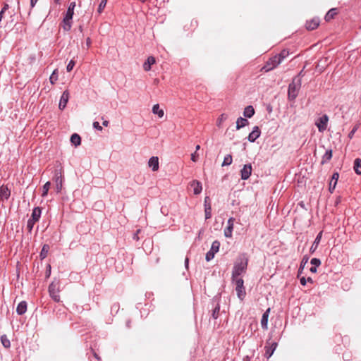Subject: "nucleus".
<instances>
[{
    "label": "nucleus",
    "mask_w": 361,
    "mask_h": 361,
    "mask_svg": "<svg viewBox=\"0 0 361 361\" xmlns=\"http://www.w3.org/2000/svg\"><path fill=\"white\" fill-rule=\"evenodd\" d=\"M302 80L300 77H294L292 82L288 85V99L290 101H294L297 97L300 90Z\"/></svg>",
    "instance_id": "nucleus-2"
},
{
    "label": "nucleus",
    "mask_w": 361,
    "mask_h": 361,
    "mask_svg": "<svg viewBox=\"0 0 361 361\" xmlns=\"http://www.w3.org/2000/svg\"><path fill=\"white\" fill-rule=\"evenodd\" d=\"M303 74H302V71H301L298 75H296L295 77H300V78L302 77Z\"/></svg>",
    "instance_id": "nucleus-59"
},
{
    "label": "nucleus",
    "mask_w": 361,
    "mask_h": 361,
    "mask_svg": "<svg viewBox=\"0 0 361 361\" xmlns=\"http://www.w3.org/2000/svg\"><path fill=\"white\" fill-rule=\"evenodd\" d=\"M69 99V92L68 90H65L60 99L59 107L60 109L63 110L66 108L67 103Z\"/></svg>",
    "instance_id": "nucleus-14"
},
{
    "label": "nucleus",
    "mask_w": 361,
    "mask_h": 361,
    "mask_svg": "<svg viewBox=\"0 0 361 361\" xmlns=\"http://www.w3.org/2000/svg\"><path fill=\"white\" fill-rule=\"evenodd\" d=\"M212 207L210 204V199L209 197H205L204 198V212H205V219H209L212 216Z\"/></svg>",
    "instance_id": "nucleus-16"
},
{
    "label": "nucleus",
    "mask_w": 361,
    "mask_h": 361,
    "mask_svg": "<svg viewBox=\"0 0 361 361\" xmlns=\"http://www.w3.org/2000/svg\"><path fill=\"white\" fill-rule=\"evenodd\" d=\"M354 171L355 172L358 174V175H360L361 174V159L357 158V159H355V161H354Z\"/></svg>",
    "instance_id": "nucleus-32"
},
{
    "label": "nucleus",
    "mask_w": 361,
    "mask_h": 361,
    "mask_svg": "<svg viewBox=\"0 0 361 361\" xmlns=\"http://www.w3.org/2000/svg\"><path fill=\"white\" fill-rule=\"evenodd\" d=\"M337 8H331L326 14L324 18L326 21H330L332 20L336 15H337Z\"/></svg>",
    "instance_id": "nucleus-29"
},
{
    "label": "nucleus",
    "mask_w": 361,
    "mask_h": 361,
    "mask_svg": "<svg viewBox=\"0 0 361 361\" xmlns=\"http://www.w3.org/2000/svg\"><path fill=\"white\" fill-rule=\"evenodd\" d=\"M75 7V2H71L68 7V9H71V11H74Z\"/></svg>",
    "instance_id": "nucleus-50"
},
{
    "label": "nucleus",
    "mask_w": 361,
    "mask_h": 361,
    "mask_svg": "<svg viewBox=\"0 0 361 361\" xmlns=\"http://www.w3.org/2000/svg\"><path fill=\"white\" fill-rule=\"evenodd\" d=\"M319 25V18H313L309 21H307L306 23V28L308 30H313L316 29Z\"/></svg>",
    "instance_id": "nucleus-20"
},
{
    "label": "nucleus",
    "mask_w": 361,
    "mask_h": 361,
    "mask_svg": "<svg viewBox=\"0 0 361 361\" xmlns=\"http://www.w3.org/2000/svg\"><path fill=\"white\" fill-rule=\"evenodd\" d=\"M93 127H94V128H95L99 131L102 130V127L100 126L99 123L97 121L93 122Z\"/></svg>",
    "instance_id": "nucleus-46"
},
{
    "label": "nucleus",
    "mask_w": 361,
    "mask_h": 361,
    "mask_svg": "<svg viewBox=\"0 0 361 361\" xmlns=\"http://www.w3.org/2000/svg\"><path fill=\"white\" fill-rule=\"evenodd\" d=\"M9 8V5L6 3L4 4L1 9V12H2L4 14V13Z\"/></svg>",
    "instance_id": "nucleus-48"
},
{
    "label": "nucleus",
    "mask_w": 361,
    "mask_h": 361,
    "mask_svg": "<svg viewBox=\"0 0 361 361\" xmlns=\"http://www.w3.org/2000/svg\"><path fill=\"white\" fill-rule=\"evenodd\" d=\"M188 263H189V259L188 257H186L185 259V265L186 268H188Z\"/></svg>",
    "instance_id": "nucleus-55"
},
{
    "label": "nucleus",
    "mask_w": 361,
    "mask_h": 361,
    "mask_svg": "<svg viewBox=\"0 0 361 361\" xmlns=\"http://www.w3.org/2000/svg\"><path fill=\"white\" fill-rule=\"evenodd\" d=\"M310 271L312 273H316V272H317V267H312L310 269Z\"/></svg>",
    "instance_id": "nucleus-53"
},
{
    "label": "nucleus",
    "mask_w": 361,
    "mask_h": 361,
    "mask_svg": "<svg viewBox=\"0 0 361 361\" xmlns=\"http://www.w3.org/2000/svg\"><path fill=\"white\" fill-rule=\"evenodd\" d=\"M223 119H224V114H222L221 116V117L219 118V123L223 121Z\"/></svg>",
    "instance_id": "nucleus-62"
},
{
    "label": "nucleus",
    "mask_w": 361,
    "mask_h": 361,
    "mask_svg": "<svg viewBox=\"0 0 361 361\" xmlns=\"http://www.w3.org/2000/svg\"><path fill=\"white\" fill-rule=\"evenodd\" d=\"M75 65V61L73 60H71L66 66L67 71L71 72L73 69Z\"/></svg>",
    "instance_id": "nucleus-44"
},
{
    "label": "nucleus",
    "mask_w": 361,
    "mask_h": 361,
    "mask_svg": "<svg viewBox=\"0 0 361 361\" xmlns=\"http://www.w3.org/2000/svg\"><path fill=\"white\" fill-rule=\"evenodd\" d=\"M332 158V149H329L326 151L322 157L321 164L324 165L328 163Z\"/></svg>",
    "instance_id": "nucleus-25"
},
{
    "label": "nucleus",
    "mask_w": 361,
    "mask_h": 361,
    "mask_svg": "<svg viewBox=\"0 0 361 361\" xmlns=\"http://www.w3.org/2000/svg\"><path fill=\"white\" fill-rule=\"evenodd\" d=\"M106 3H107V0H101V2L97 8V12L99 13H101L103 11V10L104 9V8L106 5Z\"/></svg>",
    "instance_id": "nucleus-39"
},
{
    "label": "nucleus",
    "mask_w": 361,
    "mask_h": 361,
    "mask_svg": "<svg viewBox=\"0 0 361 361\" xmlns=\"http://www.w3.org/2000/svg\"><path fill=\"white\" fill-rule=\"evenodd\" d=\"M308 260H309V257L307 255L303 257V258L301 261V263H300V269H304V267H305V264L307 263Z\"/></svg>",
    "instance_id": "nucleus-45"
},
{
    "label": "nucleus",
    "mask_w": 361,
    "mask_h": 361,
    "mask_svg": "<svg viewBox=\"0 0 361 361\" xmlns=\"http://www.w3.org/2000/svg\"><path fill=\"white\" fill-rule=\"evenodd\" d=\"M235 219L233 217H231L228 219L227 226L224 229V235L226 238H231L232 233L233 230Z\"/></svg>",
    "instance_id": "nucleus-10"
},
{
    "label": "nucleus",
    "mask_w": 361,
    "mask_h": 361,
    "mask_svg": "<svg viewBox=\"0 0 361 361\" xmlns=\"http://www.w3.org/2000/svg\"><path fill=\"white\" fill-rule=\"evenodd\" d=\"M219 312H220V307L219 305H217L214 309L212 311V317L214 319H217L219 317Z\"/></svg>",
    "instance_id": "nucleus-40"
},
{
    "label": "nucleus",
    "mask_w": 361,
    "mask_h": 361,
    "mask_svg": "<svg viewBox=\"0 0 361 361\" xmlns=\"http://www.w3.org/2000/svg\"><path fill=\"white\" fill-rule=\"evenodd\" d=\"M248 259L245 254L240 255L234 263L231 279H242L241 275L245 274L247 269Z\"/></svg>",
    "instance_id": "nucleus-1"
},
{
    "label": "nucleus",
    "mask_w": 361,
    "mask_h": 361,
    "mask_svg": "<svg viewBox=\"0 0 361 361\" xmlns=\"http://www.w3.org/2000/svg\"><path fill=\"white\" fill-rule=\"evenodd\" d=\"M278 344L276 342L274 341H267V345L265 346V356L267 358H269L275 351Z\"/></svg>",
    "instance_id": "nucleus-9"
},
{
    "label": "nucleus",
    "mask_w": 361,
    "mask_h": 361,
    "mask_svg": "<svg viewBox=\"0 0 361 361\" xmlns=\"http://www.w3.org/2000/svg\"><path fill=\"white\" fill-rule=\"evenodd\" d=\"M38 0H30V4L32 7H34Z\"/></svg>",
    "instance_id": "nucleus-54"
},
{
    "label": "nucleus",
    "mask_w": 361,
    "mask_h": 361,
    "mask_svg": "<svg viewBox=\"0 0 361 361\" xmlns=\"http://www.w3.org/2000/svg\"><path fill=\"white\" fill-rule=\"evenodd\" d=\"M200 149V146L199 145H197L196 146V151H195V152H197V150H199Z\"/></svg>",
    "instance_id": "nucleus-63"
},
{
    "label": "nucleus",
    "mask_w": 361,
    "mask_h": 361,
    "mask_svg": "<svg viewBox=\"0 0 361 361\" xmlns=\"http://www.w3.org/2000/svg\"><path fill=\"white\" fill-rule=\"evenodd\" d=\"M252 171V168L250 164H245L243 168L240 170L241 179L247 180L251 176Z\"/></svg>",
    "instance_id": "nucleus-11"
},
{
    "label": "nucleus",
    "mask_w": 361,
    "mask_h": 361,
    "mask_svg": "<svg viewBox=\"0 0 361 361\" xmlns=\"http://www.w3.org/2000/svg\"><path fill=\"white\" fill-rule=\"evenodd\" d=\"M359 124H356L353 126V129L350 130V132L348 133V137L350 139H352L355 135V133H356V131L358 130L359 128Z\"/></svg>",
    "instance_id": "nucleus-41"
},
{
    "label": "nucleus",
    "mask_w": 361,
    "mask_h": 361,
    "mask_svg": "<svg viewBox=\"0 0 361 361\" xmlns=\"http://www.w3.org/2000/svg\"><path fill=\"white\" fill-rule=\"evenodd\" d=\"M338 178H339L338 173L334 172L332 175L331 180L329 183V190L330 192L332 193L334 192V190H335Z\"/></svg>",
    "instance_id": "nucleus-18"
},
{
    "label": "nucleus",
    "mask_w": 361,
    "mask_h": 361,
    "mask_svg": "<svg viewBox=\"0 0 361 361\" xmlns=\"http://www.w3.org/2000/svg\"><path fill=\"white\" fill-rule=\"evenodd\" d=\"M61 0H54L55 3L58 4H59L61 3Z\"/></svg>",
    "instance_id": "nucleus-64"
},
{
    "label": "nucleus",
    "mask_w": 361,
    "mask_h": 361,
    "mask_svg": "<svg viewBox=\"0 0 361 361\" xmlns=\"http://www.w3.org/2000/svg\"><path fill=\"white\" fill-rule=\"evenodd\" d=\"M307 282H309V283H314V281H313V279H312L311 277H308V278L307 279Z\"/></svg>",
    "instance_id": "nucleus-56"
},
{
    "label": "nucleus",
    "mask_w": 361,
    "mask_h": 361,
    "mask_svg": "<svg viewBox=\"0 0 361 361\" xmlns=\"http://www.w3.org/2000/svg\"><path fill=\"white\" fill-rule=\"evenodd\" d=\"M51 183L47 181L42 187V197H44L47 195L49 190L50 189Z\"/></svg>",
    "instance_id": "nucleus-36"
},
{
    "label": "nucleus",
    "mask_w": 361,
    "mask_h": 361,
    "mask_svg": "<svg viewBox=\"0 0 361 361\" xmlns=\"http://www.w3.org/2000/svg\"><path fill=\"white\" fill-rule=\"evenodd\" d=\"M288 51H287L286 49H283L280 52L279 54L275 55V56H278L279 59H280V63H281L283 60L288 56Z\"/></svg>",
    "instance_id": "nucleus-38"
},
{
    "label": "nucleus",
    "mask_w": 361,
    "mask_h": 361,
    "mask_svg": "<svg viewBox=\"0 0 361 361\" xmlns=\"http://www.w3.org/2000/svg\"><path fill=\"white\" fill-rule=\"evenodd\" d=\"M300 282L302 286H305L307 283V279L304 276L300 278Z\"/></svg>",
    "instance_id": "nucleus-49"
},
{
    "label": "nucleus",
    "mask_w": 361,
    "mask_h": 361,
    "mask_svg": "<svg viewBox=\"0 0 361 361\" xmlns=\"http://www.w3.org/2000/svg\"><path fill=\"white\" fill-rule=\"evenodd\" d=\"M310 263L312 264V267H318L321 264V261L317 258H312L310 261Z\"/></svg>",
    "instance_id": "nucleus-43"
},
{
    "label": "nucleus",
    "mask_w": 361,
    "mask_h": 361,
    "mask_svg": "<svg viewBox=\"0 0 361 361\" xmlns=\"http://www.w3.org/2000/svg\"><path fill=\"white\" fill-rule=\"evenodd\" d=\"M41 214L42 209L40 207H36L32 209L31 216L27 223V229L29 233L32 232L35 224L39 220Z\"/></svg>",
    "instance_id": "nucleus-5"
},
{
    "label": "nucleus",
    "mask_w": 361,
    "mask_h": 361,
    "mask_svg": "<svg viewBox=\"0 0 361 361\" xmlns=\"http://www.w3.org/2000/svg\"><path fill=\"white\" fill-rule=\"evenodd\" d=\"M302 269H300V267L299 268L298 274V278L300 277V274L302 273Z\"/></svg>",
    "instance_id": "nucleus-60"
},
{
    "label": "nucleus",
    "mask_w": 361,
    "mask_h": 361,
    "mask_svg": "<svg viewBox=\"0 0 361 361\" xmlns=\"http://www.w3.org/2000/svg\"><path fill=\"white\" fill-rule=\"evenodd\" d=\"M249 124V121L244 118L239 117L236 121V128L239 130Z\"/></svg>",
    "instance_id": "nucleus-26"
},
{
    "label": "nucleus",
    "mask_w": 361,
    "mask_h": 361,
    "mask_svg": "<svg viewBox=\"0 0 361 361\" xmlns=\"http://www.w3.org/2000/svg\"><path fill=\"white\" fill-rule=\"evenodd\" d=\"M255 114V109L252 106L249 105L246 106L243 111V115L246 118H251Z\"/></svg>",
    "instance_id": "nucleus-28"
},
{
    "label": "nucleus",
    "mask_w": 361,
    "mask_h": 361,
    "mask_svg": "<svg viewBox=\"0 0 361 361\" xmlns=\"http://www.w3.org/2000/svg\"><path fill=\"white\" fill-rule=\"evenodd\" d=\"M126 326L130 328V321H128L127 323H126Z\"/></svg>",
    "instance_id": "nucleus-61"
},
{
    "label": "nucleus",
    "mask_w": 361,
    "mask_h": 361,
    "mask_svg": "<svg viewBox=\"0 0 361 361\" xmlns=\"http://www.w3.org/2000/svg\"><path fill=\"white\" fill-rule=\"evenodd\" d=\"M220 247V243L218 240H214L212 244L211 249L207 252L205 259L207 262L211 261L216 252H219Z\"/></svg>",
    "instance_id": "nucleus-8"
},
{
    "label": "nucleus",
    "mask_w": 361,
    "mask_h": 361,
    "mask_svg": "<svg viewBox=\"0 0 361 361\" xmlns=\"http://www.w3.org/2000/svg\"><path fill=\"white\" fill-rule=\"evenodd\" d=\"M190 186L193 189V192L195 195H199L201 193L202 187V183L200 181L197 180H192L190 183Z\"/></svg>",
    "instance_id": "nucleus-17"
},
{
    "label": "nucleus",
    "mask_w": 361,
    "mask_h": 361,
    "mask_svg": "<svg viewBox=\"0 0 361 361\" xmlns=\"http://www.w3.org/2000/svg\"><path fill=\"white\" fill-rule=\"evenodd\" d=\"M261 132L258 126H255L252 132L248 135V140L251 142H254L259 136Z\"/></svg>",
    "instance_id": "nucleus-15"
},
{
    "label": "nucleus",
    "mask_w": 361,
    "mask_h": 361,
    "mask_svg": "<svg viewBox=\"0 0 361 361\" xmlns=\"http://www.w3.org/2000/svg\"><path fill=\"white\" fill-rule=\"evenodd\" d=\"M62 186H63V184H61V185L57 184V185H56V190L57 192H61V190L62 189Z\"/></svg>",
    "instance_id": "nucleus-51"
},
{
    "label": "nucleus",
    "mask_w": 361,
    "mask_h": 361,
    "mask_svg": "<svg viewBox=\"0 0 361 361\" xmlns=\"http://www.w3.org/2000/svg\"><path fill=\"white\" fill-rule=\"evenodd\" d=\"M27 308V302L25 301H21L17 306L16 312L18 315H23L26 312Z\"/></svg>",
    "instance_id": "nucleus-23"
},
{
    "label": "nucleus",
    "mask_w": 361,
    "mask_h": 361,
    "mask_svg": "<svg viewBox=\"0 0 361 361\" xmlns=\"http://www.w3.org/2000/svg\"><path fill=\"white\" fill-rule=\"evenodd\" d=\"M270 312V308H268L262 314L261 319V326L263 329H267L268 326V317Z\"/></svg>",
    "instance_id": "nucleus-22"
},
{
    "label": "nucleus",
    "mask_w": 361,
    "mask_h": 361,
    "mask_svg": "<svg viewBox=\"0 0 361 361\" xmlns=\"http://www.w3.org/2000/svg\"><path fill=\"white\" fill-rule=\"evenodd\" d=\"M91 44H92L91 39L90 37L87 38L86 45H87V48L90 47Z\"/></svg>",
    "instance_id": "nucleus-52"
},
{
    "label": "nucleus",
    "mask_w": 361,
    "mask_h": 361,
    "mask_svg": "<svg viewBox=\"0 0 361 361\" xmlns=\"http://www.w3.org/2000/svg\"><path fill=\"white\" fill-rule=\"evenodd\" d=\"M328 121L329 116L326 114L322 115L316 120L315 125L320 133H323L326 130Z\"/></svg>",
    "instance_id": "nucleus-7"
},
{
    "label": "nucleus",
    "mask_w": 361,
    "mask_h": 361,
    "mask_svg": "<svg viewBox=\"0 0 361 361\" xmlns=\"http://www.w3.org/2000/svg\"><path fill=\"white\" fill-rule=\"evenodd\" d=\"M139 232H140V230H137V233H135V234L134 235V237H133V238H134V239L138 240L137 233H138Z\"/></svg>",
    "instance_id": "nucleus-58"
},
{
    "label": "nucleus",
    "mask_w": 361,
    "mask_h": 361,
    "mask_svg": "<svg viewBox=\"0 0 361 361\" xmlns=\"http://www.w3.org/2000/svg\"><path fill=\"white\" fill-rule=\"evenodd\" d=\"M11 196V190L8 189L7 185H2L0 186V200L4 201L8 200Z\"/></svg>",
    "instance_id": "nucleus-13"
},
{
    "label": "nucleus",
    "mask_w": 361,
    "mask_h": 361,
    "mask_svg": "<svg viewBox=\"0 0 361 361\" xmlns=\"http://www.w3.org/2000/svg\"><path fill=\"white\" fill-rule=\"evenodd\" d=\"M109 122L108 121H103V126H104L106 127L109 126Z\"/></svg>",
    "instance_id": "nucleus-57"
},
{
    "label": "nucleus",
    "mask_w": 361,
    "mask_h": 361,
    "mask_svg": "<svg viewBox=\"0 0 361 361\" xmlns=\"http://www.w3.org/2000/svg\"><path fill=\"white\" fill-rule=\"evenodd\" d=\"M199 154L197 153V152H195L191 154V160L194 162L197 161Z\"/></svg>",
    "instance_id": "nucleus-47"
},
{
    "label": "nucleus",
    "mask_w": 361,
    "mask_h": 361,
    "mask_svg": "<svg viewBox=\"0 0 361 361\" xmlns=\"http://www.w3.org/2000/svg\"><path fill=\"white\" fill-rule=\"evenodd\" d=\"M156 62L155 58L152 56H150L147 58V61L143 64V69L145 71H149L151 70L152 65L154 64Z\"/></svg>",
    "instance_id": "nucleus-24"
},
{
    "label": "nucleus",
    "mask_w": 361,
    "mask_h": 361,
    "mask_svg": "<svg viewBox=\"0 0 361 361\" xmlns=\"http://www.w3.org/2000/svg\"><path fill=\"white\" fill-rule=\"evenodd\" d=\"M53 180L55 182L56 185L63 184V171H62L61 168H60L59 169H55Z\"/></svg>",
    "instance_id": "nucleus-12"
},
{
    "label": "nucleus",
    "mask_w": 361,
    "mask_h": 361,
    "mask_svg": "<svg viewBox=\"0 0 361 361\" xmlns=\"http://www.w3.org/2000/svg\"><path fill=\"white\" fill-rule=\"evenodd\" d=\"M280 63V59H279V57L274 56L266 62L262 70L264 72L270 71L277 67Z\"/></svg>",
    "instance_id": "nucleus-6"
},
{
    "label": "nucleus",
    "mask_w": 361,
    "mask_h": 361,
    "mask_svg": "<svg viewBox=\"0 0 361 361\" xmlns=\"http://www.w3.org/2000/svg\"><path fill=\"white\" fill-rule=\"evenodd\" d=\"M1 342L3 346L6 348H9L11 346L10 340L7 338L6 335H2L1 336Z\"/></svg>",
    "instance_id": "nucleus-34"
},
{
    "label": "nucleus",
    "mask_w": 361,
    "mask_h": 361,
    "mask_svg": "<svg viewBox=\"0 0 361 361\" xmlns=\"http://www.w3.org/2000/svg\"><path fill=\"white\" fill-rule=\"evenodd\" d=\"M71 142L72 145H73L75 147H78L81 144V137L80 136L77 134L74 133L71 137Z\"/></svg>",
    "instance_id": "nucleus-27"
},
{
    "label": "nucleus",
    "mask_w": 361,
    "mask_h": 361,
    "mask_svg": "<svg viewBox=\"0 0 361 361\" xmlns=\"http://www.w3.org/2000/svg\"><path fill=\"white\" fill-rule=\"evenodd\" d=\"M232 283L235 285V290L240 300L243 301L246 296L244 281L243 279H231Z\"/></svg>",
    "instance_id": "nucleus-4"
},
{
    "label": "nucleus",
    "mask_w": 361,
    "mask_h": 361,
    "mask_svg": "<svg viewBox=\"0 0 361 361\" xmlns=\"http://www.w3.org/2000/svg\"><path fill=\"white\" fill-rule=\"evenodd\" d=\"M232 161H233V158H232V156L231 154H227L224 159V161H223V163L221 164L222 166H229L232 164Z\"/></svg>",
    "instance_id": "nucleus-37"
},
{
    "label": "nucleus",
    "mask_w": 361,
    "mask_h": 361,
    "mask_svg": "<svg viewBox=\"0 0 361 361\" xmlns=\"http://www.w3.org/2000/svg\"><path fill=\"white\" fill-rule=\"evenodd\" d=\"M61 26L65 31H69L72 27V20H66V18H63Z\"/></svg>",
    "instance_id": "nucleus-31"
},
{
    "label": "nucleus",
    "mask_w": 361,
    "mask_h": 361,
    "mask_svg": "<svg viewBox=\"0 0 361 361\" xmlns=\"http://www.w3.org/2000/svg\"><path fill=\"white\" fill-rule=\"evenodd\" d=\"M59 280H54L49 286L48 292L51 298L56 302H60L59 293L61 291Z\"/></svg>",
    "instance_id": "nucleus-3"
},
{
    "label": "nucleus",
    "mask_w": 361,
    "mask_h": 361,
    "mask_svg": "<svg viewBox=\"0 0 361 361\" xmlns=\"http://www.w3.org/2000/svg\"><path fill=\"white\" fill-rule=\"evenodd\" d=\"M322 231H320L317 234V235L315 238V239H314L312 246L310 247V253H314L315 252V250L317 249L318 245L320 243V241H321V239H322Z\"/></svg>",
    "instance_id": "nucleus-19"
},
{
    "label": "nucleus",
    "mask_w": 361,
    "mask_h": 361,
    "mask_svg": "<svg viewBox=\"0 0 361 361\" xmlns=\"http://www.w3.org/2000/svg\"><path fill=\"white\" fill-rule=\"evenodd\" d=\"M148 165L152 168L153 171H156L159 169V159L157 157H152L149 161Z\"/></svg>",
    "instance_id": "nucleus-21"
},
{
    "label": "nucleus",
    "mask_w": 361,
    "mask_h": 361,
    "mask_svg": "<svg viewBox=\"0 0 361 361\" xmlns=\"http://www.w3.org/2000/svg\"><path fill=\"white\" fill-rule=\"evenodd\" d=\"M58 80V70L55 69L49 77V82L54 85Z\"/></svg>",
    "instance_id": "nucleus-35"
},
{
    "label": "nucleus",
    "mask_w": 361,
    "mask_h": 361,
    "mask_svg": "<svg viewBox=\"0 0 361 361\" xmlns=\"http://www.w3.org/2000/svg\"><path fill=\"white\" fill-rule=\"evenodd\" d=\"M152 112L154 114H157L159 118H162L164 116V111L159 108V104H155L152 107Z\"/></svg>",
    "instance_id": "nucleus-33"
},
{
    "label": "nucleus",
    "mask_w": 361,
    "mask_h": 361,
    "mask_svg": "<svg viewBox=\"0 0 361 361\" xmlns=\"http://www.w3.org/2000/svg\"><path fill=\"white\" fill-rule=\"evenodd\" d=\"M73 14H74V11H71V9H67L64 18H66L67 20H72Z\"/></svg>",
    "instance_id": "nucleus-42"
},
{
    "label": "nucleus",
    "mask_w": 361,
    "mask_h": 361,
    "mask_svg": "<svg viewBox=\"0 0 361 361\" xmlns=\"http://www.w3.org/2000/svg\"><path fill=\"white\" fill-rule=\"evenodd\" d=\"M49 245H47V244H44L43 246H42V250L39 253V257L41 259H44L47 257V254L49 251Z\"/></svg>",
    "instance_id": "nucleus-30"
}]
</instances>
